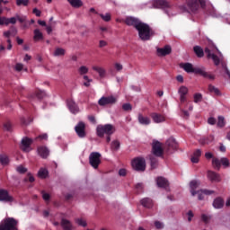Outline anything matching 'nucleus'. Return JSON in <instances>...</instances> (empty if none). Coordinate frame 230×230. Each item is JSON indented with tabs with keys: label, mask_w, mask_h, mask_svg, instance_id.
I'll return each instance as SVG.
<instances>
[{
	"label": "nucleus",
	"mask_w": 230,
	"mask_h": 230,
	"mask_svg": "<svg viewBox=\"0 0 230 230\" xmlns=\"http://www.w3.org/2000/svg\"><path fill=\"white\" fill-rule=\"evenodd\" d=\"M107 41H105V40H100L99 41V48H105V46H107Z\"/></svg>",
	"instance_id": "nucleus-62"
},
{
	"label": "nucleus",
	"mask_w": 230,
	"mask_h": 230,
	"mask_svg": "<svg viewBox=\"0 0 230 230\" xmlns=\"http://www.w3.org/2000/svg\"><path fill=\"white\" fill-rule=\"evenodd\" d=\"M151 168H157V160L155 158H151Z\"/></svg>",
	"instance_id": "nucleus-57"
},
{
	"label": "nucleus",
	"mask_w": 230,
	"mask_h": 230,
	"mask_svg": "<svg viewBox=\"0 0 230 230\" xmlns=\"http://www.w3.org/2000/svg\"><path fill=\"white\" fill-rule=\"evenodd\" d=\"M8 26V18L6 17H0V26L4 25Z\"/></svg>",
	"instance_id": "nucleus-50"
},
{
	"label": "nucleus",
	"mask_w": 230,
	"mask_h": 230,
	"mask_svg": "<svg viewBox=\"0 0 230 230\" xmlns=\"http://www.w3.org/2000/svg\"><path fill=\"white\" fill-rule=\"evenodd\" d=\"M111 150H115V151L119 150V141L113 140L111 142Z\"/></svg>",
	"instance_id": "nucleus-43"
},
{
	"label": "nucleus",
	"mask_w": 230,
	"mask_h": 230,
	"mask_svg": "<svg viewBox=\"0 0 230 230\" xmlns=\"http://www.w3.org/2000/svg\"><path fill=\"white\" fill-rule=\"evenodd\" d=\"M15 71H22L24 69V65L22 63H17L14 66Z\"/></svg>",
	"instance_id": "nucleus-52"
},
{
	"label": "nucleus",
	"mask_w": 230,
	"mask_h": 230,
	"mask_svg": "<svg viewBox=\"0 0 230 230\" xmlns=\"http://www.w3.org/2000/svg\"><path fill=\"white\" fill-rule=\"evenodd\" d=\"M168 6V2L165 0H155V8H166Z\"/></svg>",
	"instance_id": "nucleus-29"
},
{
	"label": "nucleus",
	"mask_w": 230,
	"mask_h": 230,
	"mask_svg": "<svg viewBox=\"0 0 230 230\" xmlns=\"http://www.w3.org/2000/svg\"><path fill=\"white\" fill-rule=\"evenodd\" d=\"M41 193H42V199L44 200H49L50 196H49V194L48 192L42 191Z\"/></svg>",
	"instance_id": "nucleus-60"
},
{
	"label": "nucleus",
	"mask_w": 230,
	"mask_h": 230,
	"mask_svg": "<svg viewBox=\"0 0 230 230\" xmlns=\"http://www.w3.org/2000/svg\"><path fill=\"white\" fill-rule=\"evenodd\" d=\"M92 70L95 71V73L99 75L100 78H105V76H107V70L103 66L93 65L92 66Z\"/></svg>",
	"instance_id": "nucleus-13"
},
{
	"label": "nucleus",
	"mask_w": 230,
	"mask_h": 230,
	"mask_svg": "<svg viewBox=\"0 0 230 230\" xmlns=\"http://www.w3.org/2000/svg\"><path fill=\"white\" fill-rule=\"evenodd\" d=\"M38 177H40V179H46L48 177V171L44 168L40 169Z\"/></svg>",
	"instance_id": "nucleus-38"
},
{
	"label": "nucleus",
	"mask_w": 230,
	"mask_h": 230,
	"mask_svg": "<svg viewBox=\"0 0 230 230\" xmlns=\"http://www.w3.org/2000/svg\"><path fill=\"white\" fill-rule=\"evenodd\" d=\"M116 102H118V98H116L115 96H108V97H102L99 100V105L101 106H105V105H112L114 103H116Z\"/></svg>",
	"instance_id": "nucleus-8"
},
{
	"label": "nucleus",
	"mask_w": 230,
	"mask_h": 230,
	"mask_svg": "<svg viewBox=\"0 0 230 230\" xmlns=\"http://www.w3.org/2000/svg\"><path fill=\"white\" fill-rule=\"evenodd\" d=\"M60 225L63 230H75L73 223H71V221H69L68 219L62 218Z\"/></svg>",
	"instance_id": "nucleus-16"
},
{
	"label": "nucleus",
	"mask_w": 230,
	"mask_h": 230,
	"mask_svg": "<svg viewBox=\"0 0 230 230\" xmlns=\"http://www.w3.org/2000/svg\"><path fill=\"white\" fill-rule=\"evenodd\" d=\"M212 166H214V168L217 170H220V166H222V159L213 158Z\"/></svg>",
	"instance_id": "nucleus-35"
},
{
	"label": "nucleus",
	"mask_w": 230,
	"mask_h": 230,
	"mask_svg": "<svg viewBox=\"0 0 230 230\" xmlns=\"http://www.w3.org/2000/svg\"><path fill=\"white\" fill-rule=\"evenodd\" d=\"M188 221L191 222V218H193V212L191 210H190L188 213Z\"/></svg>",
	"instance_id": "nucleus-64"
},
{
	"label": "nucleus",
	"mask_w": 230,
	"mask_h": 230,
	"mask_svg": "<svg viewBox=\"0 0 230 230\" xmlns=\"http://www.w3.org/2000/svg\"><path fill=\"white\" fill-rule=\"evenodd\" d=\"M15 22H17L16 17L7 18V25L8 24H15Z\"/></svg>",
	"instance_id": "nucleus-53"
},
{
	"label": "nucleus",
	"mask_w": 230,
	"mask_h": 230,
	"mask_svg": "<svg viewBox=\"0 0 230 230\" xmlns=\"http://www.w3.org/2000/svg\"><path fill=\"white\" fill-rule=\"evenodd\" d=\"M202 102V93H195L194 94V103H199Z\"/></svg>",
	"instance_id": "nucleus-45"
},
{
	"label": "nucleus",
	"mask_w": 230,
	"mask_h": 230,
	"mask_svg": "<svg viewBox=\"0 0 230 230\" xmlns=\"http://www.w3.org/2000/svg\"><path fill=\"white\" fill-rule=\"evenodd\" d=\"M199 4L201 6L206 5V0H187V6L191 13H197Z\"/></svg>",
	"instance_id": "nucleus-4"
},
{
	"label": "nucleus",
	"mask_w": 230,
	"mask_h": 230,
	"mask_svg": "<svg viewBox=\"0 0 230 230\" xmlns=\"http://www.w3.org/2000/svg\"><path fill=\"white\" fill-rule=\"evenodd\" d=\"M163 144L159 141L153 142V154L156 157H161L163 155Z\"/></svg>",
	"instance_id": "nucleus-10"
},
{
	"label": "nucleus",
	"mask_w": 230,
	"mask_h": 230,
	"mask_svg": "<svg viewBox=\"0 0 230 230\" xmlns=\"http://www.w3.org/2000/svg\"><path fill=\"white\" fill-rule=\"evenodd\" d=\"M166 146H168V152L177 150V141H175L174 138H169L166 141Z\"/></svg>",
	"instance_id": "nucleus-19"
},
{
	"label": "nucleus",
	"mask_w": 230,
	"mask_h": 230,
	"mask_svg": "<svg viewBox=\"0 0 230 230\" xmlns=\"http://www.w3.org/2000/svg\"><path fill=\"white\" fill-rule=\"evenodd\" d=\"M143 22L139 21V19L133 17V16H128L125 19V23L127 26H133V28H136L137 30V26H140Z\"/></svg>",
	"instance_id": "nucleus-9"
},
{
	"label": "nucleus",
	"mask_w": 230,
	"mask_h": 230,
	"mask_svg": "<svg viewBox=\"0 0 230 230\" xmlns=\"http://www.w3.org/2000/svg\"><path fill=\"white\" fill-rule=\"evenodd\" d=\"M181 67L186 71V73H194L195 67H193V65L191 63H185L181 64Z\"/></svg>",
	"instance_id": "nucleus-26"
},
{
	"label": "nucleus",
	"mask_w": 230,
	"mask_h": 230,
	"mask_svg": "<svg viewBox=\"0 0 230 230\" xmlns=\"http://www.w3.org/2000/svg\"><path fill=\"white\" fill-rule=\"evenodd\" d=\"M13 197H12L8 190H0V202H13Z\"/></svg>",
	"instance_id": "nucleus-11"
},
{
	"label": "nucleus",
	"mask_w": 230,
	"mask_h": 230,
	"mask_svg": "<svg viewBox=\"0 0 230 230\" xmlns=\"http://www.w3.org/2000/svg\"><path fill=\"white\" fill-rule=\"evenodd\" d=\"M198 194L199 200H204V195H213L215 191L208 190H200L196 192Z\"/></svg>",
	"instance_id": "nucleus-21"
},
{
	"label": "nucleus",
	"mask_w": 230,
	"mask_h": 230,
	"mask_svg": "<svg viewBox=\"0 0 230 230\" xmlns=\"http://www.w3.org/2000/svg\"><path fill=\"white\" fill-rule=\"evenodd\" d=\"M178 93L180 96H186V94H188V87L181 86L178 90Z\"/></svg>",
	"instance_id": "nucleus-40"
},
{
	"label": "nucleus",
	"mask_w": 230,
	"mask_h": 230,
	"mask_svg": "<svg viewBox=\"0 0 230 230\" xmlns=\"http://www.w3.org/2000/svg\"><path fill=\"white\" fill-rule=\"evenodd\" d=\"M141 204L144 208H152V206L154 205L152 199L148 198L141 199Z\"/></svg>",
	"instance_id": "nucleus-32"
},
{
	"label": "nucleus",
	"mask_w": 230,
	"mask_h": 230,
	"mask_svg": "<svg viewBox=\"0 0 230 230\" xmlns=\"http://www.w3.org/2000/svg\"><path fill=\"white\" fill-rule=\"evenodd\" d=\"M138 122L140 123V125H150L151 120H150V118L145 117L142 114H139Z\"/></svg>",
	"instance_id": "nucleus-27"
},
{
	"label": "nucleus",
	"mask_w": 230,
	"mask_h": 230,
	"mask_svg": "<svg viewBox=\"0 0 230 230\" xmlns=\"http://www.w3.org/2000/svg\"><path fill=\"white\" fill-rule=\"evenodd\" d=\"M75 223L77 226H81V227H86L87 226V222L82 218H77L75 219Z\"/></svg>",
	"instance_id": "nucleus-42"
},
{
	"label": "nucleus",
	"mask_w": 230,
	"mask_h": 230,
	"mask_svg": "<svg viewBox=\"0 0 230 230\" xmlns=\"http://www.w3.org/2000/svg\"><path fill=\"white\" fill-rule=\"evenodd\" d=\"M114 67L116 69V71H121L123 70V65H121V63H115L114 64Z\"/></svg>",
	"instance_id": "nucleus-55"
},
{
	"label": "nucleus",
	"mask_w": 230,
	"mask_h": 230,
	"mask_svg": "<svg viewBox=\"0 0 230 230\" xmlns=\"http://www.w3.org/2000/svg\"><path fill=\"white\" fill-rule=\"evenodd\" d=\"M208 178L209 179V181H211V182H220L221 181L220 174L212 171L208 172Z\"/></svg>",
	"instance_id": "nucleus-18"
},
{
	"label": "nucleus",
	"mask_w": 230,
	"mask_h": 230,
	"mask_svg": "<svg viewBox=\"0 0 230 230\" xmlns=\"http://www.w3.org/2000/svg\"><path fill=\"white\" fill-rule=\"evenodd\" d=\"M208 91L212 94H216L217 96H220V90H218V88L215 87L213 84L208 85Z\"/></svg>",
	"instance_id": "nucleus-37"
},
{
	"label": "nucleus",
	"mask_w": 230,
	"mask_h": 230,
	"mask_svg": "<svg viewBox=\"0 0 230 230\" xmlns=\"http://www.w3.org/2000/svg\"><path fill=\"white\" fill-rule=\"evenodd\" d=\"M208 125H215V123H217V119L213 117H210L208 119Z\"/></svg>",
	"instance_id": "nucleus-59"
},
{
	"label": "nucleus",
	"mask_w": 230,
	"mask_h": 230,
	"mask_svg": "<svg viewBox=\"0 0 230 230\" xmlns=\"http://www.w3.org/2000/svg\"><path fill=\"white\" fill-rule=\"evenodd\" d=\"M221 164L225 167V168H228L229 166V159L223 157L221 158Z\"/></svg>",
	"instance_id": "nucleus-47"
},
{
	"label": "nucleus",
	"mask_w": 230,
	"mask_h": 230,
	"mask_svg": "<svg viewBox=\"0 0 230 230\" xmlns=\"http://www.w3.org/2000/svg\"><path fill=\"white\" fill-rule=\"evenodd\" d=\"M215 50L218 51V53L220 54V51L218 50V49H217V47L214 48H206L205 49V53L207 54L208 58H212L214 64L216 66H218L220 64V58H218V56L215 55Z\"/></svg>",
	"instance_id": "nucleus-6"
},
{
	"label": "nucleus",
	"mask_w": 230,
	"mask_h": 230,
	"mask_svg": "<svg viewBox=\"0 0 230 230\" xmlns=\"http://www.w3.org/2000/svg\"><path fill=\"white\" fill-rule=\"evenodd\" d=\"M75 130L78 136V137H85V123L79 122L75 127Z\"/></svg>",
	"instance_id": "nucleus-12"
},
{
	"label": "nucleus",
	"mask_w": 230,
	"mask_h": 230,
	"mask_svg": "<svg viewBox=\"0 0 230 230\" xmlns=\"http://www.w3.org/2000/svg\"><path fill=\"white\" fill-rule=\"evenodd\" d=\"M151 118L155 123H163L166 120L164 116L158 113H152Z\"/></svg>",
	"instance_id": "nucleus-20"
},
{
	"label": "nucleus",
	"mask_w": 230,
	"mask_h": 230,
	"mask_svg": "<svg viewBox=\"0 0 230 230\" xmlns=\"http://www.w3.org/2000/svg\"><path fill=\"white\" fill-rule=\"evenodd\" d=\"M194 75H200V76H208V72L204 67H194Z\"/></svg>",
	"instance_id": "nucleus-28"
},
{
	"label": "nucleus",
	"mask_w": 230,
	"mask_h": 230,
	"mask_svg": "<svg viewBox=\"0 0 230 230\" xmlns=\"http://www.w3.org/2000/svg\"><path fill=\"white\" fill-rule=\"evenodd\" d=\"M67 107H68L70 112H72V114H78V112H80L78 104H76V102H75V101H73V100H69L67 102Z\"/></svg>",
	"instance_id": "nucleus-15"
},
{
	"label": "nucleus",
	"mask_w": 230,
	"mask_h": 230,
	"mask_svg": "<svg viewBox=\"0 0 230 230\" xmlns=\"http://www.w3.org/2000/svg\"><path fill=\"white\" fill-rule=\"evenodd\" d=\"M4 130H7V131L12 130V123H10V122H5V123L4 124Z\"/></svg>",
	"instance_id": "nucleus-54"
},
{
	"label": "nucleus",
	"mask_w": 230,
	"mask_h": 230,
	"mask_svg": "<svg viewBox=\"0 0 230 230\" xmlns=\"http://www.w3.org/2000/svg\"><path fill=\"white\" fill-rule=\"evenodd\" d=\"M199 186H200V182L198 181L197 180H193L190 182V190L192 197H195V195H197L196 190L197 188H199Z\"/></svg>",
	"instance_id": "nucleus-17"
},
{
	"label": "nucleus",
	"mask_w": 230,
	"mask_h": 230,
	"mask_svg": "<svg viewBox=\"0 0 230 230\" xmlns=\"http://www.w3.org/2000/svg\"><path fill=\"white\" fill-rule=\"evenodd\" d=\"M97 136L99 137H103V136H108L106 137L107 143H111V136L116 132V128L112 124H105L97 126Z\"/></svg>",
	"instance_id": "nucleus-1"
},
{
	"label": "nucleus",
	"mask_w": 230,
	"mask_h": 230,
	"mask_svg": "<svg viewBox=\"0 0 230 230\" xmlns=\"http://www.w3.org/2000/svg\"><path fill=\"white\" fill-rule=\"evenodd\" d=\"M66 55V50L64 49L58 48L54 51V57H64Z\"/></svg>",
	"instance_id": "nucleus-39"
},
{
	"label": "nucleus",
	"mask_w": 230,
	"mask_h": 230,
	"mask_svg": "<svg viewBox=\"0 0 230 230\" xmlns=\"http://www.w3.org/2000/svg\"><path fill=\"white\" fill-rule=\"evenodd\" d=\"M32 13H35L36 14V17H40V15H41V12H40V10H39V9H37V8H34L33 10H32Z\"/></svg>",
	"instance_id": "nucleus-61"
},
{
	"label": "nucleus",
	"mask_w": 230,
	"mask_h": 230,
	"mask_svg": "<svg viewBox=\"0 0 230 230\" xmlns=\"http://www.w3.org/2000/svg\"><path fill=\"white\" fill-rule=\"evenodd\" d=\"M16 171L18 172V173H26V172H28V170L22 165L18 166L16 168Z\"/></svg>",
	"instance_id": "nucleus-49"
},
{
	"label": "nucleus",
	"mask_w": 230,
	"mask_h": 230,
	"mask_svg": "<svg viewBox=\"0 0 230 230\" xmlns=\"http://www.w3.org/2000/svg\"><path fill=\"white\" fill-rule=\"evenodd\" d=\"M193 49H194V53H196L199 58H202V57H204V49H202L200 46H195Z\"/></svg>",
	"instance_id": "nucleus-33"
},
{
	"label": "nucleus",
	"mask_w": 230,
	"mask_h": 230,
	"mask_svg": "<svg viewBox=\"0 0 230 230\" xmlns=\"http://www.w3.org/2000/svg\"><path fill=\"white\" fill-rule=\"evenodd\" d=\"M16 4L18 6H28L30 0H16Z\"/></svg>",
	"instance_id": "nucleus-41"
},
{
	"label": "nucleus",
	"mask_w": 230,
	"mask_h": 230,
	"mask_svg": "<svg viewBox=\"0 0 230 230\" xmlns=\"http://www.w3.org/2000/svg\"><path fill=\"white\" fill-rule=\"evenodd\" d=\"M83 78H84V80L86 81V82L84 83V85L85 87H89V85H91V82H93V79L89 78L88 75H84Z\"/></svg>",
	"instance_id": "nucleus-46"
},
{
	"label": "nucleus",
	"mask_w": 230,
	"mask_h": 230,
	"mask_svg": "<svg viewBox=\"0 0 230 230\" xmlns=\"http://www.w3.org/2000/svg\"><path fill=\"white\" fill-rule=\"evenodd\" d=\"M201 219L203 220V222H205V224H208L209 223V220H211V217L206 215V214H203L201 216Z\"/></svg>",
	"instance_id": "nucleus-51"
},
{
	"label": "nucleus",
	"mask_w": 230,
	"mask_h": 230,
	"mask_svg": "<svg viewBox=\"0 0 230 230\" xmlns=\"http://www.w3.org/2000/svg\"><path fill=\"white\" fill-rule=\"evenodd\" d=\"M226 126V119H224V117L219 116L218 117V120H217V127H225Z\"/></svg>",
	"instance_id": "nucleus-44"
},
{
	"label": "nucleus",
	"mask_w": 230,
	"mask_h": 230,
	"mask_svg": "<svg viewBox=\"0 0 230 230\" xmlns=\"http://www.w3.org/2000/svg\"><path fill=\"white\" fill-rule=\"evenodd\" d=\"M42 39H44V35L42 34V32L40 31V30L35 29V30H34L33 40L37 42V41H39V40H42Z\"/></svg>",
	"instance_id": "nucleus-30"
},
{
	"label": "nucleus",
	"mask_w": 230,
	"mask_h": 230,
	"mask_svg": "<svg viewBox=\"0 0 230 230\" xmlns=\"http://www.w3.org/2000/svg\"><path fill=\"white\" fill-rule=\"evenodd\" d=\"M156 184L158 188H168V181L164 177H158L156 179Z\"/></svg>",
	"instance_id": "nucleus-24"
},
{
	"label": "nucleus",
	"mask_w": 230,
	"mask_h": 230,
	"mask_svg": "<svg viewBox=\"0 0 230 230\" xmlns=\"http://www.w3.org/2000/svg\"><path fill=\"white\" fill-rule=\"evenodd\" d=\"M67 2L69 4H71V6H73V8H80V6L84 4L82 0H67Z\"/></svg>",
	"instance_id": "nucleus-34"
},
{
	"label": "nucleus",
	"mask_w": 230,
	"mask_h": 230,
	"mask_svg": "<svg viewBox=\"0 0 230 230\" xmlns=\"http://www.w3.org/2000/svg\"><path fill=\"white\" fill-rule=\"evenodd\" d=\"M38 154L42 157L43 159H46L48 155H49V149L46 146H40L38 147Z\"/></svg>",
	"instance_id": "nucleus-22"
},
{
	"label": "nucleus",
	"mask_w": 230,
	"mask_h": 230,
	"mask_svg": "<svg viewBox=\"0 0 230 230\" xmlns=\"http://www.w3.org/2000/svg\"><path fill=\"white\" fill-rule=\"evenodd\" d=\"M0 164H2L3 166H6V164H10V158L6 154H0Z\"/></svg>",
	"instance_id": "nucleus-31"
},
{
	"label": "nucleus",
	"mask_w": 230,
	"mask_h": 230,
	"mask_svg": "<svg viewBox=\"0 0 230 230\" xmlns=\"http://www.w3.org/2000/svg\"><path fill=\"white\" fill-rule=\"evenodd\" d=\"M36 140L37 139H40V140H42V139H48V134H43V135H40L39 137H37L36 138H35Z\"/></svg>",
	"instance_id": "nucleus-63"
},
{
	"label": "nucleus",
	"mask_w": 230,
	"mask_h": 230,
	"mask_svg": "<svg viewBox=\"0 0 230 230\" xmlns=\"http://www.w3.org/2000/svg\"><path fill=\"white\" fill-rule=\"evenodd\" d=\"M155 226L156 229H163V227H164V225H163V223H161L159 221H156L155 223Z\"/></svg>",
	"instance_id": "nucleus-58"
},
{
	"label": "nucleus",
	"mask_w": 230,
	"mask_h": 230,
	"mask_svg": "<svg viewBox=\"0 0 230 230\" xmlns=\"http://www.w3.org/2000/svg\"><path fill=\"white\" fill-rule=\"evenodd\" d=\"M213 208H215V209H222V208H224V199H222V198L214 199Z\"/></svg>",
	"instance_id": "nucleus-25"
},
{
	"label": "nucleus",
	"mask_w": 230,
	"mask_h": 230,
	"mask_svg": "<svg viewBox=\"0 0 230 230\" xmlns=\"http://www.w3.org/2000/svg\"><path fill=\"white\" fill-rule=\"evenodd\" d=\"M156 51L158 57H166V55H170V53H172V47L170 45H166L164 48H158Z\"/></svg>",
	"instance_id": "nucleus-14"
},
{
	"label": "nucleus",
	"mask_w": 230,
	"mask_h": 230,
	"mask_svg": "<svg viewBox=\"0 0 230 230\" xmlns=\"http://www.w3.org/2000/svg\"><path fill=\"white\" fill-rule=\"evenodd\" d=\"M100 17H102V19L105 21V22H109V21H111V13H109L105 14H100Z\"/></svg>",
	"instance_id": "nucleus-48"
},
{
	"label": "nucleus",
	"mask_w": 230,
	"mask_h": 230,
	"mask_svg": "<svg viewBox=\"0 0 230 230\" xmlns=\"http://www.w3.org/2000/svg\"><path fill=\"white\" fill-rule=\"evenodd\" d=\"M89 163L91 166L94 168V170L98 169L102 163V155L98 152H93L89 156Z\"/></svg>",
	"instance_id": "nucleus-5"
},
{
	"label": "nucleus",
	"mask_w": 230,
	"mask_h": 230,
	"mask_svg": "<svg viewBox=\"0 0 230 230\" xmlns=\"http://www.w3.org/2000/svg\"><path fill=\"white\" fill-rule=\"evenodd\" d=\"M122 109L124 111H132V105L130 103H125L122 105Z\"/></svg>",
	"instance_id": "nucleus-56"
},
{
	"label": "nucleus",
	"mask_w": 230,
	"mask_h": 230,
	"mask_svg": "<svg viewBox=\"0 0 230 230\" xmlns=\"http://www.w3.org/2000/svg\"><path fill=\"white\" fill-rule=\"evenodd\" d=\"M201 155H202V151H200V149H197L193 153V155H192V156L190 158L191 163H194V164L199 163Z\"/></svg>",
	"instance_id": "nucleus-23"
},
{
	"label": "nucleus",
	"mask_w": 230,
	"mask_h": 230,
	"mask_svg": "<svg viewBox=\"0 0 230 230\" xmlns=\"http://www.w3.org/2000/svg\"><path fill=\"white\" fill-rule=\"evenodd\" d=\"M77 71L81 76H84V75H87V73H89V67L86 66H81Z\"/></svg>",
	"instance_id": "nucleus-36"
},
{
	"label": "nucleus",
	"mask_w": 230,
	"mask_h": 230,
	"mask_svg": "<svg viewBox=\"0 0 230 230\" xmlns=\"http://www.w3.org/2000/svg\"><path fill=\"white\" fill-rule=\"evenodd\" d=\"M137 31L141 40H150L151 31L148 24L142 22V24L137 26Z\"/></svg>",
	"instance_id": "nucleus-2"
},
{
	"label": "nucleus",
	"mask_w": 230,
	"mask_h": 230,
	"mask_svg": "<svg viewBox=\"0 0 230 230\" xmlns=\"http://www.w3.org/2000/svg\"><path fill=\"white\" fill-rule=\"evenodd\" d=\"M31 143H33V139H31L28 137H23L21 142L22 150H23V152H31Z\"/></svg>",
	"instance_id": "nucleus-7"
},
{
	"label": "nucleus",
	"mask_w": 230,
	"mask_h": 230,
	"mask_svg": "<svg viewBox=\"0 0 230 230\" xmlns=\"http://www.w3.org/2000/svg\"><path fill=\"white\" fill-rule=\"evenodd\" d=\"M131 166L136 172H145L146 170V161L143 157H137L131 161Z\"/></svg>",
	"instance_id": "nucleus-3"
}]
</instances>
